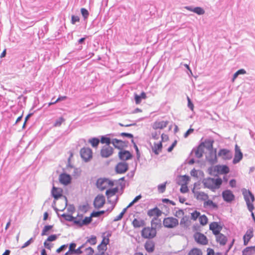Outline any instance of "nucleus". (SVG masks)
Returning <instances> with one entry per match:
<instances>
[{"mask_svg":"<svg viewBox=\"0 0 255 255\" xmlns=\"http://www.w3.org/2000/svg\"><path fill=\"white\" fill-rule=\"evenodd\" d=\"M120 135L122 136H126L128 138H133V135L131 133L122 132Z\"/></svg>","mask_w":255,"mask_h":255,"instance_id":"nucleus-62","label":"nucleus"},{"mask_svg":"<svg viewBox=\"0 0 255 255\" xmlns=\"http://www.w3.org/2000/svg\"><path fill=\"white\" fill-rule=\"evenodd\" d=\"M209 229L215 235L219 234L222 228L217 222H212L209 225Z\"/></svg>","mask_w":255,"mask_h":255,"instance_id":"nucleus-21","label":"nucleus"},{"mask_svg":"<svg viewBox=\"0 0 255 255\" xmlns=\"http://www.w3.org/2000/svg\"><path fill=\"white\" fill-rule=\"evenodd\" d=\"M187 100H188V107L193 111L194 109V105L193 103H192L189 97H187Z\"/></svg>","mask_w":255,"mask_h":255,"instance_id":"nucleus-60","label":"nucleus"},{"mask_svg":"<svg viewBox=\"0 0 255 255\" xmlns=\"http://www.w3.org/2000/svg\"><path fill=\"white\" fill-rule=\"evenodd\" d=\"M62 216L64 218V219L68 221H73L74 222V217L71 216V215L67 214H63Z\"/></svg>","mask_w":255,"mask_h":255,"instance_id":"nucleus-48","label":"nucleus"},{"mask_svg":"<svg viewBox=\"0 0 255 255\" xmlns=\"http://www.w3.org/2000/svg\"><path fill=\"white\" fill-rule=\"evenodd\" d=\"M119 157L121 160H127L131 158L132 155L128 151H122L119 153Z\"/></svg>","mask_w":255,"mask_h":255,"instance_id":"nucleus-28","label":"nucleus"},{"mask_svg":"<svg viewBox=\"0 0 255 255\" xmlns=\"http://www.w3.org/2000/svg\"><path fill=\"white\" fill-rule=\"evenodd\" d=\"M185 8L187 10L194 12L199 15H202L205 13V10L201 7H196L194 8H192L189 6H185Z\"/></svg>","mask_w":255,"mask_h":255,"instance_id":"nucleus-30","label":"nucleus"},{"mask_svg":"<svg viewBox=\"0 0 255 255\" xmlns=\"http://www.w3.org/2000/svg\"><path fill=\"white\" fill-rule=\"evenodd\" d=\"M86 243H89L91 245H95L97 243V238L95 236H92L87 240Z\"/></svg>","mask_w":255,"mask_h":255,"instance_id":"nucleus-43","label":"nucleus"},{"mask_svg":"<svg viewBox=\"0 0 255 255\" xmlns=\"http://www.w3.org/2000/svg\"><path fill=\"white\" fill-rule=\"evenodd\" d=\"M218 155L224 159H230L232 157L230 151L226 149H221L218 152Z\"/></svg>","mask_w":255,"mask_h":255,"instance_id":"nucleus-23","label":"nucleus"},{"mask_svg":"<svg viewBox=\"0 0 255 255\" xmlns=\"http://www.w3.org/2000/svg\"><path fill=\"white\" fill-rule=\"evenodd\" d=\"M214 170L220 174H227L230 172L229 167L225 165H217L215 166Z\"/></svg>","mask_w":255,"mask_h":255,"instance_id":"nucleus-15","label":"nucleus"},{"mask_svg":"<svg viewBox=\"0 0 255 255\" xmlns=\"http://www.w3.org/2000/svg\"><path fill=\"white\" fill-rule=\"evenodd\" d=\"M200 213L199 212L195 211L191 214V219L194 221L196 220L198 218H199Z\"/></svg>","mask_w":255,"mask_h":255,"instance_id":"nucleus-47","label":"nucleus"},{"mask_svg":"<svg viewBox=\"0 0 255 255\" xmlns=\"http://www.w3.org/2000/svg\"><path fill=\"white\" fill-rule=\"evenodd\" d=\"M160 134V132H157L156 131H155L154 132H152L151 134L152 139L154 140H156V139H159Z\"/></svg>","mask_w":255,"mask_h":255,"instance_id":"nucleus-54","label":"nucleus"},{"mask_svg":"<svg viewBox=\"0 0 255 255\" xmlns=\"http://www.w3.org/2000/svg\"><path fill=\"white\" fill-rule=\"evenodd\" d=\"M213 142L214 141L212 140H205L204 142H203L201 143L204 144V148L206 147L209 150H211L213 148Z\"/></svg>","mask_w":255,"mask_h":255,"instance_id":"nucleus-37","label":"nucleus"},{"mask_svg":"<svg viewBox=\"0 0 255 255\" xmlns=\"http://www.w3.org/2000/svg\"><path fill=\"white\" fill-rule=\"evenodd\" d=\"M64 121L65 119L63 117H60L55 121L54 126L55 127H60Z\"/></svg>","mask_w":255,"mask_h":255,"instance_id":"nucleus-45","label":"nucleus"},{"mask_svg":"<svg viewBox=\"0 0 255 255\" xmlns=\"http://www.w3.org/2000/svg\"><path fill=\"white\" fill-rule=\"evenodd\" d=\"M110 236L111 234H107V236H103L102 242L98 246V248L99 251H106L107 250V246L110 242L109 237Z\"/></svg>","mask_w":255,"mask_h":255,"instance_id":"nucleus-12","label":"nucleus"},{"mask_svg":"<svg viewBox=\"0 0 255 255\" xmlns=\"http://www.w3.org/2000/svg\"><path fill=\"white\" fill-rule=\"evenodd\" d=\"M105 213V211H104V210L98 211V212H93V213H91L90 217H91V218L92 217H99L100 215L104 214Z\"/></svg>","mask_w":255,"mask_h":255,"instance_id":"nucleus-46","label":"nucleus"},{"mask_svg":"<svg viewBox=\"0 0 255 255\" xmlns=\"http://www.w3.org/2000/svg\"><path fill=\"white\" fill-rule=\"evenodd\" d=\"M200 172V173H201L202 174H203V172H201V171H198L197 170H196L195 169H192L191 172H190V174L192 176H193V177H198V173Z\"/></svg>","mask_w":255,"mask_h":255,"instance_id":"nucleus-51","label":"nucleus"},{"mask_svg":"<svg viewBox=\"0 0 255 255\" xmlns=\"http://www.w3.org/2000/svg\"><path fill=\"white\" fill-rule=\"evenodd\" d=\"M166 188V182L160 184L158 186V189L160 191H163L165 190Z\"/></svg>","mask_w":255,"mask_h":255,"instance_id":"nucleus-57","label":"nucleus"},{"mask_svg":"<svg viewBox=\"0 0 255 255\" xmlns=\"http://www.w3.org/2000/svg\"><path fill=\"white\" fill-rule=\"evenodd\" d=\"M162 145L161 141H154L151 145L152 151L156 155L158 154L162 150Z\"/></svg>","mask_w":255,"mask_h":255,"instance_id":"nucleus-22","label":"nucleus"},{"mask_svg":"<svg viewBox=\"0 0 255 255\" xmlns=\"http://www.w3.org/2000/svg\"><path fill=\"white\" fill-rule=\"evenodd\" d=\"M193 238L197 243L201 245H207L208 240L207 237L200 232H196L193 235Z\"/></svg>","mask_w":255,"mask_h":255,"instance_id":"nucleus-8","label":"nucleus"},{"mask_svg":"<svg viewBox=\"0 0 255 255\" xmlns=\"http://www.w3.org/2000/svg\"><path fill=\"white\" fill-rule=\"evenodd\" d=\"M57 238V236L56 235H52L49 236L47 239V241L52 242L56 240Z\"/></svg>","mask_w":255,"mask_h":255,"instance_id":"nucleus-56","label":"nucleus"},{"mask_svg":"<svg viewBox=\"0 0 255 255\" xmlns=\"http://www.w3.org/2000/svg\"><path fill=\"white\" fill-rule=\"evenodd\" d=\"M52 196L55 200H60L64 202L65 205L67 204V199L66 197L61 194V192H52Z\"/></svg>","mask_w":255,"mask_h":255,"instance_id":"nucleus-26","label":"nucleus"},{"mask_svg":"<svg viewBox=\"0 0 255 255\" xmlns=\"http://www.w3.org/2000/svg\"><path fill=\"white\" fill-rule=\"evenodd\" d=\"M76 245L75 243H71L70 244L69 250H70V251H71L73 253L76 249Z\"/></svg>","mask_w":255,"mask_h":255,"instance_id":"nucleus-59","label":"nucleus"},{"mask_svg":"<svg viewBox=\"0 0 255 255\" xmlns=\"http://www.w3.org/2000/svg\"><path fill=\"white\" fill-rule=\"evenodd\" d=\"M141 198V196L139 195L135 197L134 199L129 204V205L127 206V207H129L132 206L134 203L137 202L140 198Z\"/></svg>","mask_w":255,"mask_h":255,"instance_id":"nucleus-50","label":"nucleus"},{"mask_svg":"<svg viewBox=\"0 0 255 255\" xmlns=\"http://www.w3.org/2000/svg\"><path fill=\"white\" fill-rule=\"evenodd\" d=\"M144 247L148 253H153L155 250V243L152 241L148 240L145 243Z\"/></svg>","mask_w":255,"mask_h":255,"instance_id":"nucleus-24","label":"nucleus"},{"mask_svg":"<svg viewBox=\"0 0 255 255\" xmlns=\"http://www.w3.org/2000/svg\"><path fill=\"white\" fill-rule=\"evenodd\" d=\"M53 228L52 225H47L45 226L43 229L42 230V233H41V236H45L47 234V232L52 229Z\"/></svg>","mask_w":255,"mask_h":255,"instance_id":"nucleus-41","label":"nucleus"},{"mask_svg":"<svg viewBox=\"0 0 255 255\" xmlns=\"http://www.w3.org/2000/svg\"><path fill=\"white\" fill-rule=\"evenodd\" d=\"M67 247V245H63L61 246L59 248H58V249L56 250V252H57V253H60L61 252H62V251H63V250H64L65 249H66Z\"/></svg>","mask_w":255,"mask_h":255,"instance_id":"nucleus-64","label":"nucleus"},{"mask_svg":"<svg viewBox=\"0 0 255 255\" xmlns=\"http://www.w3.org/2000/svg\"><path fill=\"white\" fill-rule=\"evenodd\" d=\"M243 255H253L255 254V246L246 248L242 252Z\"/></svg>","mask_w":255,"mask_h":255,"instance_id":"nucleus-32","label":"nucleus"},{"mask_svg":"<svg viewBox=\"0 0 255 255\" xmlns=\"http://www.w3.org/2000/svg\"><path fill=\"white\" fill-rule=\"evenodd\" d=\"M188 255H203V253L200 249L194 248L189 252Z\"/></svg>","mask_w":255,"mask_h":255,"instance_id":"nucleus-36","label":"nucleus"},{"mask_svg":"<svg viewBox=\"0 0 255 255\" xmlns=\"http://www.w3.org/2000/svg\"><path fill=\"white\" fill-rule=\"evenodd\" d=\"M199 222L201 225L202 226L206 225L208 223V218L207 216L205 215H203L202 216H200L199 218Z\"/></svg>","mask_w":255,"mask_h":255,"instance_id":"nucleus-39","label":"nucleus"},{"mask_svg":"<svg viewBox=\"0 0 255 255\" xmlns=\"http://www.w3.org/2000/svg\"><path fill=\"white\" fill-rule=\"evenodd\" d=\"M108 202L110 203L112 206H114L117 203L118 197L117 195H116V192H106Z\"/></svg>","mask_w":255,"mask_h":255,"instance_id":"nucleus-16","label":"nucleus"},{"mask_svg":"<svg viewBox=\"0 0 255 255\" xmlns=\"http://www.w3.org/2000/svg\"><path fill=\"white\" fill-rule=\"evenodd\" d=\"M84 245H83L81 246H80L79 248H78V249H75V250L73 253L76 254H78V255L81 254L82 253H83V251L82 250V249L84 248Z\"/></svg>","mask_w":255,"mask_h":255,"instance_id":"nucleus-53","label":"nucleus"},{"mask_svg":"<svg viewBox=\"0 0 255 255\" xmlns=\"http://www.w3.org/2000/svg\"><path fill=\"white\" fill-rule=\"evenodd\" d=\"M204 207H212L213 208H216V209H217L218 208V206L216 204L214 203L212 200H208V199L204 202Z\"/></svg>","mask_w":255,"mask_h":255,"instance_id":"nucleus-38","label":"nucleus"},{"mask_svg":"<svg viewBox=\"0 0 255 255\" xmlns=\"http://www.w3.org/2000/svg\"><path fill=\"white\" fill-rule=\"evenodd\" d=\"M216 241L219 243L221 245H226L227 242V237L222 234L219 233L216 235Z\"/></svg>","mask_w":255,"mask_h":255,"instance_id":"nucleus-29","label":"nucleus"},{"mask_svg":"<svg viewBox=\"0 0 255 255\" xmlns=\"http://www.w3.org/2000/svg\"><path fill=\"white\" fill-rule=\"evenodd\" d=\"M157 234L155 228L152 227H144L141 231V236L146 239H152L156 237Z\"/></svg>","mask_w":255,"mask_h":255,"instance_id":"nucleus-3","label":"nucleus"},{"mask_svg":"<svg viewBox=\"0 0 255 255\" xmlns=\"http://www.w3.org/2000/svg\"><path fill=\"white\" fill-rule=\"evenodd\" d=\"M254 236V229L253 228L248 229L243 237L244 245L247 246L249 243L250 240Z\"/></svg>","mask_w":255,"mask_h":255,"instance_id":"nucleus-17","label":"nucleus"},{"mask_svg":"<svg viewBox=\"0 0 255 255\" xmlns=\"http://www.w3.org/2000/svg\"><path fill=\"white\" fill-rule=\"evenodd\" d=\"M105 203V198L103 195H99L95 199L94 205L95 208H100L102 207Z\"/></svg>","mask_w":255,"mask_h":255,"instance_id":"nucleus-13","label":"nucleus"},{"mask_svg":"<svg viewBox=\"0 0 255 255\" xmlns=\"http://www.w3.org/2000/svg\"><path fill=\"white\" fill-rule=\"evenodd\" d=\"M168 124L167 121H155L152 125V127L154 129H163L166 128Z\"/></svg>","mask_w":255,"mask_h":255,"instance_id":"nucleus-20","label":"nucleus"},{"mask_svg":"<svg viewBox=\"0 0 255 255\" xmlns=\"http://www.w3.org/2000/svg\"><path fill=\"white\" fill-rule=\"evenodd\" d=\"M203 183L205 187L210 189H213L218 188L222 184V180L220 178L216 179L208 178L203 180Z\"/></svg>","mask_w":255,"mask_h":255,"instance_id":"nucleus-2","label":"nucleus"},{"mask_svg":"<svg viewBox=\"0 0 255 255\" xmlns=\"http://www.w3.org/2000/svg\"><path fill=\"white\" fill-rule=\"evenodd\" d=\"M145 221L142 219L135 218L132 222V225L134 228H139L144 226Z\"/></svg>","mask_w":255,"mask_h":255,"instance_id":"nucleus-27","label":"nucleus"},{"mask_svg":"<svg viewBox=\"0 0 255 255\" xmlns=\"http://www.w3.org/2000/svg\"><path fill=\"white\" fill-rule=\"evenodd\" d=\"M113 148L110 146H104L101 150V155L103 157H109L113 153Z\"/></svg>","mask_w":255,"mask_h":255,"instance_id":"nucleus-11","label":"nucleus"},{"mask_svg":"<svg viewBox=\"0 0 255 255\" xmlns=\"http://www.w3.org/2000/svg\"><path fill=\"white\" fill-rule=\"evenodd\" d=\"M176 143H177V141L176 140H175L173 143L172 144H171V145L168 147V148L167 149V151L168 152H171L173 148L175 146V145H176Z\"/></svg>","mask_w":255,"mask_h":255,"instance_id":"nucleus-61","label":"nucleus"},{"mask_svg":"<svg viewBox=\"0 0 255 255\" xmlns=\"http://www.w3.org/2000/svg\"><path fill=\"white\" fill-rule=\"evenodd\" d=\"M147 98L145 92H142L140 95L136 94H134V100L136 105H138L141 103V99H145Z\"/></svg>","mask_w":255,"mask_h":255,"instance_id":"nucleus-34","label":"nucleus"},{"mask_svg":"<svg viewBox=\"0 0 255 255\" xmlns=\"http://www.w3.org/2000/svg\"><path fill=\"white\" fill-rule=\"evenodd\" d=\"M243 193L248 209L251 212H252L254 209V206L253 204L255 200L254 196L252 192H243Z\"/></svg>","mask_w":255,"mask_h":255,"instance_id":"nucleus-6","label":"nucleus"},{"mask_svg":"<svg viewBox=\"0 0 255 255\" xmlns=\"http://www.w3.org/2000/svg\"><path fill=\"white\" fill-rule=\"evenodd\" d=\"M118 185L115 188H113L114 182L106 178H99L96 182V186L97 188L101 191H118L119 190H123L125 186L124 182V177H122L119 179L118 181Z\"/></svg>","mask_w":255,"mask_h":255,"instance_id":"nucleus-1","label":"nucleus"},{"mask_svg":"<svg viewBox=\"0 0 255 255\" xmlns=\"http://www.w3.org/2000/svg\"><path fill=\"white\" fill-rule=\"evenodd\" d=\"M163 224L165 228H173L178 225V221L173 217H167L164 219Z\"/></svg>","mask_w":255,"mask_h":255,"instance_id":"nucleus-9","label":"nucleus"},{"mask_svg":"<svg viewBox=\"0 0 255 255\" xmlns=\"http://www.w3.org/2000/svg\"><path fill=\"white\" fill-rule=\"evenodd\" d=\"M162 213V211L160 210L157 207L151 209L147 211V215L150 217L153 218L151 221L152 225L155 224L154 221L157 220V218L161 215Z\"/></svg>","mask_w":255,"mask_h":255,"instance_id":"nucleus-7","label":"nucleus"},{"mask_svg":"<svg viewBox=\"0 0 255 255\" xmlns=\"http://www.w3.org/2000/svg\"><path fill=\"white\" fill-rule=\"evenodd\" d=\"M223 197L226 202H231L234 199L235 196L232 192H222Z\"/></svg>","mask_w":255,"mask_h":255,"instance_id":"nucleus-35","label":"nucleus"},{"mask_svg":"<svg viewBox=\"0 0 255 255\" xmlns=\"http://www.w3.org/2000/svg\"><path fill=\"white\" fill-rule=\"evenodd\" d=\"M204 151V144L201 143L195 151V156L197 158H200L203 156Z\"/></svg>","mask_w":255,"mask_h":255,"instance_id":"nucleus-31","label":"nucleus"},{"mask_svg":"<svg viewBox=\"0 0 255 255\" xmlns=\"http://www.w3.org/2000/svg\"><path fill=\"white\" fill-rule=\"evenodd\" d=\"M128 164L125 162H119L116 166V171L118 173H124L128 169Z\"/></svg>","mask_w":255,"mask_h":255,"instance_id":"nucleus-14","label":"nucleus"},{"mask_svg":"<svg viewBox=\"0 0 255 255\" xmlns=\"http://www.w3.org/2000/svg\"><path fill=\"white\" fill-rule=\"evenodd\" d=\"M89 142L91 144L93 147H97L99 144L100 140L98 138H93L89 139Z\"/></svg>","mask_w":255,"mask_h":255,"instance_id":"nucleus-40","label":"nucleus"},{"mask_svg":"<svg viewBox=\"0 0 255 255\" xmlns=\"http://www.w3.org/2000/svg\"><path fill=\"white\" fill-rule=\"evenodd\" d=\"M112 143L116 148L118 149H122L126 146V144L124 141L116 138L112 140Z\"/></svg>","mask_w":255,"mask_h":255,"instance_id":"nucleus-25","label":"nucleus"},{"mask_svg":"<svg viewBox=\"0 0 255 255\" xmlns=\"http://www.w3.org/2000/svg\"><path fill=\"white\" fill-rule=\"evenodd\" d=\"M81 157L85 161L89 160L92 157V151L89 147H83L80 150Z\"/></svg>","mask_w":255,"mask_h":255,"instance_id":"nucleus-10","label":"nucleus"},{"mask_svg":"<svg viewBox=\"0 0 255 255\" xmlns=\"http://www.w3.org/2000/svg\"><path fill=\"white\" fill-rule=\"evenodd\" d=\"M33 242V239L30 238L28 241L25 242L24 245L22 246V248H24L29 246L31 243Z\"/></svg>","mask_w":255,"mask_h":255,"instance_id":"nucleus-63","label":"nucleus"},{"mask_svg":"<svg viewBox=\"0 0 255 255\" xmlns=\"http://www.w3.org/2000/svg\"><path fill=\"white\" fill-rule=\"evenodd\" d=\"M101 142L102 143H106L107 144L106 146H109L110 144L112 143L111 139L106 136H102L101 138Z\"/></svg>","mask_w":255,"mask_h":255,"instance_id":"nucleus-42","label":"nucleus"},{"mask_svg":"<svg viewBox=\"0 0 255 255\" xmlns=\"http://www.w3.org/2000/svg\"><path fill=\"white\" fill-rule=\"evenodd\" d=\"M195 196L199 201H205L208 199V196L205 192H194Z\"/></svg>","mask_w":255,"mask_h":255,"instance_id":"nucleus-33","label":"nucleus"},{"mask_svg":"<svg viewBox=\"0 0 255 255\" xmlns=\"http://www.w3.org/2000/svg\"><path fill=\"white\" fill-rule=\"evenodd\" d=\"M128 208V207H127L126 208H124L122 212L115 218V219H114V221H119V220H121L122 218L123 217L124 215L126 213Z\"/></svg>","mask_w":255,"mask_h":255,"instance_id":"nucleus-44","label":"nucleus"},{"mask_svg":"<svg viewBox=\"0 0 255 255\" xmlns=\"http://www.w3.org/2000/svg\"><path fill=\"white\" fill-rule=\"evenodd\" d=\"M74 219V223L80 226L87 225L92 222L91 217H84L82 214L80 213Z\"/></svg>","mask_w":255,"mask_h":255,"instance_id":"nucleus-4","label":"nucleus"},{"mask_svg":"<svg viewBox=\"0 0 255 255\" xmlns=\"http://www.w3.org/2000/svg\"><path fill=\"white\" fill-rule=\"evenodd\" d=\"M81 13H82L83 16L85 18H87L88 17L89 12L88 11V10L86 9H85L84 8H82L81 9Z\"/></svg>","mask_w":255,"mask_h":255,"instance_id":"nucleus-52","label":"nucleus"},{"mask_svg":"<svg viewBox=\"0 0 255 255\" xmlns=\"http://www.w3.org/2000/svg\"><path fill=\"white\" fill-rule=\"evenodd\" d=\"M59 179L61 183L67 185L71 183V177L66 173H62L59 175Z\"/></svg>","mask_w":255,"mask_h":255,"instance_id":"nucleus-19","label":"nucleus"},{"mask_svg":"<svg viewBox=\"0 0 255 255\" xmlns=\"http://www.w3.org/2000/svg\"><path fill=\"white\" fill-rule=\"evenodd\" d=\"M80 20L79 17L78 16L72 15L71 17V22L74 24L76 22H79Z\"/></svg>","mask_w":255,"mask_h":255,"instance_id":"nucleus-55","label":"nucleus"},{"mask_svg":"<svg viewBox=\"0 0 255 255\" xmlns=\"http://www.w3.org/2000/svg\"><path fill=\"white\" fill-rule=\"evenodd\" d=\"M184 215V212L182 210H178V211H176L175 212V216L177 217H181L183 216Z\"/></svg>","mask_w":255,"mask_h":255,"instance_id":"nucleus-58","label":"nucleus"},{"mask_svg":"<svg viewBox=\"0 0 255 255\" xmlns=\"http://www.w3.org/2000/svg\"><path fill=\"white\" fill-rule=\"evenodd\" d=\"M243 158V153L241 152L240 147L236 144L235 145V153L233 159L234 163H237L239 162Z\"/></svg>","mask_w":255,"mask_h":255,"instance_id":"nucleus-18","label":"nucleus"},{"mask_svg":"<svg viewBox=\"0 0 255 255\" xmlns=\"http://www.w3.org/2000/svg\"><path fill=\"white\" fill-rule=\"evenodd\" d=\"M190 180V178L188 175H180L178 177L177 183L181 186L180 191H188L187 185Z\"/></svg>","mask_w":255,"mask_h":255,"instance_id":"nucleus-5","label":"nucleus"},{"mask_svg":"<svg viewBox=\"0 0 255 255\" xmlns=\"http://www.w3.org/2000/svg\"><path fill=\"white\" fill-rule=\"evenodd\" d=\"M84 252L86 255H93L94 251L91 247H88L85 249Z\"/></svg>","mask_w":255,"mask_h":255,"instance_id":"nucleus-49","label":"nucleus"}]
</instances>
